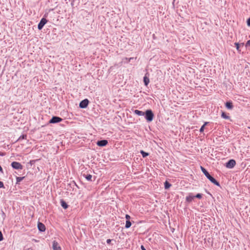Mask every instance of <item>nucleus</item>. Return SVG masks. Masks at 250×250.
Here are the masks:
<instances>
[{"mask_svg": "<svg viewBox=\"0 0 250 250\" xmlns=\"http://www.w3.org/2000/svg\"><path fill=\"white\" fill-rule=\"evenodd\" d=\"M201 169L206 177L214 185L220 187L219 183L212 176H211L208 172L203 167L201 166Z\"/></svg>", "mask_w": 250, "mask_h": 250, "instance_id": "1", "label": "nucleus"}, {"mask_svg": "<svg viewBox=\"0 0 250 250\" xmlns=\"http://www.w3.org/2000/svg\"><path fill=\"white\" fill-rule=\"evenodd\" d=\"M144 116L146 121L148 123L152 122L154 117V113L151 109H147L144 112Z\"/></svg>", "mask_w": 250, "mask_h": 250, "instance_id": "2", "label": "nucleus"}, {"mask_svg": "<svg viewBox=\"0 0 250 250\" xmlns=\"http://www.w3.org/2000/svg\"><path fill=\"white\" fill-rule=\"evenodd\" d=\"M47 14H45L44 15V17L42 18L40 21V22L38 25V28L39 30H41L42 29L44 25L47 23V20L44 18L47 16Z\"/></svg>", "mask_w": 250, "mask_h": 250, "instance_id": "3", "label": "nucleus"}, {"mask_svg": "<svg viewBox=\"0 0 250 250\" xmlns=\"http://www.w3.org/2000/svg\"><path fill=\"white\" fill-rule=\"evenodd\" d=\"M11 167L15 169H22L23 168L22 165L17 162H13L11 164Z\"/></svg>", "mask_w": 250, "mask_h": 250, "instance_id": "4", "label": "nucleus"}, {"mask_svg": "<svg viewBox=\"0 0 250 250\" xmlns=\"http://www.w3.org/2000/svg\"><path fill=\"white\" fill-rule=\"evenodd\" d=\"M62 120V119L58 116H53L52 118L49 120V124H56L61 122Z\"/></svg>", "mask_w": 250, "mask_h": 250, "instance_id": "5", "label": "nucleus"}, {"mask_svg": "<svg viewBox=\"0 0 250 250\" xmlns=\"http://www.w3.org/2000/svg\"><path fill=\"white\" fill-rule=\"evenodd\" d=\"M235 165H236L235 161L233 159H230V160H229L228 161V162H227L226 163L225 166L227 168H232L234 167L235 166Z\"/></svg>", "mask_w": 250, "mask_h": 250, "instance_id": "6", "label": "nucleus"}, {"mask_svg": "<svg viewBox=\"0 0 250 250\" xmlns=\"http://www.w3.org/2000/svg\"><path fill=\"white\" fill-rule=\"evenodd\" d=\"M89 104V101L87 99H85L82 100L79 104V107L81 108H86Z\"/></svg>", "mask_w": 250, "mask_h": 250, "instance_id": "7", "label": "nucleus"}, {"mask_svg": "<svg viewBox=\"0 0 250 250\" xmlns=\"http://www.w3.org/2000/svg\"><path fill=\"white\" fill-rule=\"evenodd\" d=\"M52 248L53 250H62L59 243L55 240L52 243Z\"/></svg>", "mask_w": 250, "mask_h": 250, "instance_id": "8", "label": "nucleus"}, {"mask_svg": "<svg viewBox=\"0 0 250 250\" xmlns=\"http://www.w3.org/2000/svg\"><path fill=\"white\" fill-rule=\"evenodd\" d=\"M194 199V195L192 193H189L188 195L186 197V202L190 203Z\"/></svg>", "mask_w": 250, "mask_h": 250, "instance_id": "9", "label": "nucleus"}, {"mask_svg": "<svg viewBox=\"0 0 250 250\" xmlns=\"http://www.w3.org/2000/svg\"><path fill=\"white\" fill-rule=\"evenodd\" d=\"M108 144V141L106 140H102L98 141L97 142V145L99 146H104Z\"/></svg>", "mask_w": 250, "mask_h": 250, "instance_id": "10", "label": "nucleus"}, {"mask_svg": "<svg viewBox=\"0 0 250 250\" xmlns=\"http://www.w3.org/2000/svg\"><path fill=\"white\" fill-rule=\"evenodd\" d=\"M38 228L40 231L44 232L45 230V225L39 222L38 223Z\"/></svg>", "mask_w": 250, "mask_h": 250, "instance_id": "11", "label": "nucleus"}, {"mask_svg": "<svg viewBox=\"0 0 250 250\" xmlns=\"http://www.w3.org/2000/svg\"><path fill=\"white\" fill-rule=\"evenodd\" d=\"M225 105L226 107L229 109H232L233 108L232 103L231 101L226 102Z\"/></svg>", "mask_w": 250, "mask_h": 250, "instance_id": "12", "label": "nucleus"}, {"mask_svg": "<svg viewBox=\"0 0 250 250\" xmlns=\"http://www.w3.org/2000/svg\"><path fill=\"white\" fill-rule=\"evenodd\" d=\"M61 206L64 209H66L68 206V205L67 204V203L62 199L61 200Z\"/></svg>", "mask_w": 250, "mask_h": 250, "instance_id": "13", "label": "nucleus"}, {"mask_svg": "<svg viewBox=\"0 0 250 250\" xmlns=\"http://www.w3.org/2000/svg\"><path fill=\"white\" fill-rule=\"evenodd\" d=\"M83 176L88 181H92V176L91 174H83Z\"/></svg>", "mask_w": 250, "mask_h": 250, "instance_id": "14", "label": "nucleus"}, {"mask_svg": "<svg viewBox=\"0 0 250 250\" xmlns=\"http://www.w3.org/2000/svg\"><path fill=\"white\" fill-rule=\"evenodd\" d=\"M144 112L142 111L136 109L134 111V113L138 115V116H144Z\"/></svg>", "mask_w": 250, "mask_h": 250, "instance_id": "15", "label": "nucleus"}, {"mask_svg": "<svg viewBox=\"0 0 250 250\" xmlns=\"http://www.w3.org/2000/svg\"><path fill=\"white\" fill-rule=\"evenodd\" d=\"M144 83L146 86H147L149 83V78H147L146 76H145L144 77Z\"/></svg>", "mask_w": 250, "mask_h": 250, "instance_id": "16", "label": "nucleus"}, {"mask_svg": "<svg viewBox=\"0 0 250 250\" xmlns=\"http://www.w3.org/2000/svg\"><path fill=\"white\" fill-rule=\"evenodd\" d=\"M234 44H235V47H236L237 50H238V51L240 52V50L239 49L240 46H243L244 45V43H242L240 44L238 42H235Z\"/></svg>", "mask_w": 250, "mask_h": 250, "instance_id": "17", "label": "nucleus"}, {"mask_svg": "<svg viewBox=\"0 0 250 250\" xmlns=\"http://www.w3.org/2000/svg\"><path fill=\"white\" fill-rule=\"evenodd\" d=\"M24 178V177H16V184H20V182H21Z\"/></svg>", "mask_w": 250, "mask_h": 250, "instance_id": "18", "label": "nucleus"}, {"mask_svg": "<svg viewBox=\"0 0 250 250\" xmlns=\"http://www.w3.org/2000/svg\"><path fill=\"white\" fill-rule=\"evenodd\" d=\"M164 185H165V189H168V188H169L171 186V184H170L167 181H166L165 182Z\"/></svg>", "mask_w": 250, "mask_h": 250, "instance_id": "19", "label": "nucleus"}, {"mask_svg": "<svg viewBox=\"0 0 250 250\" xmlns=\"http://www.w3.org/2000/svg\"><path fill=\"white\" fill-rule=\"evenodd\" d=\"M221 117L225 119H229V117L228 116L225 112H222Z\"/></svg>", "mask_w": 250, "mask_h": 250, "instance_id": "20", "label": "nucleus"}, {"mask_svg": "<svg viewBox=\"0 0 250 250\" xmlns=\"http://www.w3.org/2000/svg\"><path fill=\"white\" fill-rule=\"evenodd\" d=\"M140 153L142 154L143 158H145L149 155L148 153L146 152L144 150H141Z\"/></svg>", "mask_w": 250, "mask_h": 250, "instance_id": "21", "label": "nucleus"}, {"mask_svg": "<svg viewBox=\"0 0 250 250\" xmlns=\"http://www.w3.org/2000/svg\"><path fill=\"white\" fill-rule=\"evenodd\" d=\"M131 225V222L129 220H126V223H125V228L126 229H128L130 227Z\"/></svg>", "mask_w": 250, "mask_h": 250, "instance_id": "22", "label": "nucleus"}, {"mask_svg": "<svg viewBox=\"0 0 250 250\" xmlns=\"http://www.w3.org/2000/svg\"><path fill=\"white\" fill-rule=\"evenodd\" d=\"M208 124V122H205L204 124L201 126V127L200 129V132H203L204 131L205 127L206 125H207Z\"/></svg>", "mask_w": 250, "mask_h": 250, "instance_id": "23", "label": "nucleus"}, {"mask_svg": "<svg viewBox=\"0 0 250 250\" xmlns=\"http://www.w3.org/2000/svg\"><path fill=\"white\" fill-rule=\"evenodd\" d=\"M69 186L70 187L73 188L74 186H76L77 188H79V187L77 186L76 183L75 182V181H73L71 183L69 184Z\"/></svg>", "mask_w": 250, "mask_h": 250, "instance_id": "24", "label": "nucleus"}, {"mask_svg": "<svg viewBox=\"0 0 250 250\" xmlns=\"http://www.w3.org/2000/svg\"><path fill=\"white\" fill-rule=\"evenodd\" d=\"M202 196H203L202 194H201V193H198L196 195H194V198H198V199H201V198H202Z\"/></svg>", "mask_w": 250, "mask_h": 250, "instance_id": "25", "label": "nucleus"}, {"mask_svg": "<svg viewBox=\"0 0 250 250\" xmlns=\"http://www.w3.org/2000/svg\"><path fill=\"white\" fill-rule=\"evenodd\" d=\"M3 240V237L2 232L0 231V241Z\"/></svg>", "mask_w": 250, "mask_h": 250, "instance_id": "26", "label": "nucleus"}, {"mask_svg": "<svg viewBox=\"0 0 250 250\" xmlns=\"http://www.w3.org/2000/svg\"><path fill=\"white\" fill-rule=\"evenodd\" d=\"M4 188V184L2 182L0 181V188Z\"/></svg>", "mask_w": 250, "mask_h": 250, "instance_id": "27", "label": "nucleus"}, {"mask_svg": "<svg viewBox=\"0 0 250 250\" xmlns=\"http://www.w3.org/2000/svg\"><path fill=\"white\" fill-rule=\"evenodd\" d=\"M125 218H126V220H129V219H130V216L128 214H126Z\"/></svg>", "mask_w": 250, "mask_h": 250, "instance_id": "28", "label": "nucleus"}, {"mask_svg": "<svg viewBox=\"0 0 250 250\" xmlns=\"http://www.w3.org/2000/svg\"><path fill=\"white\" fill-rule=\"evenodd\" d=\"M247 25L249 26H250V17L247 20Z\"/></svg>", "mask_w": 250, "mask_h": 250, "instance_id": "29", "label": "nucleus"}, {"mask_svg": "<svg viewBox=\"0 0 250 250\" xmlns=\"http://www.w3.org/2000/svg\"><path fill=\"white\" fill-rule=\"evenodd\" d=\"M246 46H250V40L247 41Z\"/></svg>", "mask_w": 250, "mask_h": 250, "instance_id": "30", "label": "nucleus"}, {"mask_svg": "<svg viewBox=\"0 0 250 250\" xmlns=\"http://www.w3.org/2000/svg\"><path fill=\"white\" fill-rule=\"evenodd\" d=\"M111 241H112V240H111V239H107V240H106V243H107V244H110V243H111Z\"/></svg>", "mask_w": 250, "mask_h": 250, "instance_id": "31", "label": "nucleus"}, {"mask_svg": "<svg viewBox=\"0 0 250 250\" xmlns=\"http://www.w3.org/2000/svg\"><path fill=\"white\" fill-rule=\"evenodd\" d=\"M141 250H146V249H145V248L144 247V246H143V245H142V246H141Z\"/></svg>", "mask_w": 250, "mask_h": 250, "instance_id": "32", "label": "nucleus"}, {"mask_svg": "<svg viewBox=\"0 0 250 250\" xmlns=\"http://www.w3.org/2000/svg\"><path fill=\"white\" fill-rule=\"evenodd\" d=\"M4 153L0 152V156H4Z\"/></svg>", "mask_w": 250, "mask_h": 250, "instance_id": "33", "label": "nucleus"}, {"mask_svg": "<svg viewBox=\"0 0 250 250\" xmlns=\"http://www.w3.org/2000/svg\"><path fill=\"white\" fill-rule=\"evenodd\" d=\"M26 137V135H22V138L23 139H24Z\"/></svg>", "mask_w": 250, "mask_h": 250, "instance_id": "34", "label": "nucleus"}, {"mask_svg": "<svg viewBox=\"0 0 250 250\" xmlns=\"http://www.w3.org/2000/svg\"><path fill=\"white\" fill-rule=\"evenodd\" d=\"M175 0H173V2L175 1Z\"/></svg>", "mask_w": 250, "mask_h": 250, "instance_id": "35", "label": "nucleus"}]
</instances>
